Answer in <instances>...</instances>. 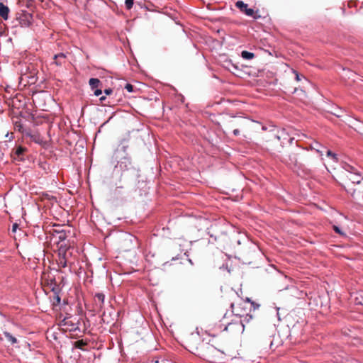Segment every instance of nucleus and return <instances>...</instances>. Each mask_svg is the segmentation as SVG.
Returning a JSON list of instances; mask_svg holds the SVG:
<instances>
[{"label": "nucleus", "instance_id": "f257e3e1", "mask_svg": "<svg viewBox=\"0 0 363 363\" xmlns=\"http://www.w3.org/2000/svg\"><path fill=\"white\" fill-rule=\"evenodd\" d=\"M342 184L345 191L355 200H359L363 194V177L357 169L347 165L345 172L341 177Z\"/></svg>", "mask_w": 363, "mask_h": 363}, {"label": "nucleus", "instance_id": "f03ea898", "mask_svg": "<svg viewBox=\"0 0 363 363\" xmlns=\"http://www.w3.org/2000/svg\"><path fill=\"white\" fill-rule=\"evenodd\" d=\"M294 140L284 129L277 130L270 133L266 140V148L270 150L280 152L286 144H289Z\"/></svg>", "mask_w": 363, "mask_h": 363}, {"label": "nucleus", "instance_id": "7ed1b4c3", "mask_svg": "<svg viewBox=\"0 0 363 363\" xmlns=\"http://www.w3.org/2000/svg\"><path fill=\"white\" fill-rule=\"evenodd\" d=\"M253 307L255 311L259 307V305H255L254 302H250L247 298V301H244L242 298H238L235 302L230 304L232 313L238 317H242L247 315L251 312V308Z\"/></svg>", "mask_w": 363, "mask_h": 363}, {"label": "nucleus", "instance_id": "20e7f679", "mask_svg": "<svg viewBox=\"0 0 363 363\" xmlns=\"http://www.w3.org/2000/svg\"><path fill=\"white\" fill-rule=\"evenodd\" d=\"M230 126L233 128V134L237 136L240 135V131H245L247 130L250 125V121L243 117H235L233 116L232 119L229 121Z\"/></svg>", "mask_w": 363, "mask_h": 363}, {"label": "nucleus", "instance_id": "39448f33", "mask_svg": "<svg viewBox=\"0 0 363 363\" xmlns=\"http://www.w3.org/2000/svg\"><path fill=\"white\" fill-rule=\"evenodd\" d=\"M57 264L60 267L65 268L73 263V260H68L65 252L62 250H58Z\"/></svg>", "mask_w": 363, "mask_h": 363}, {"label": "nucleus", "instance_id": "423d86ee", "mask_svg": "<svg viewBox=\"0 0 363 363\" xmlns=\"http://www.w3.org/2000/svg\"><path fill=\"white\" fill-rule=\"evenodd\" d=\"M235 6L240 10V11L245 13L247 16L253 17L254 18H257L255 16V11L252 9H248L247 4H245L243 1H237Z\"/></svg>", "mask_w": 363, "mask_h": 363}, {"label": "nucleus", "instance_id": "0eeeda50", "mask_svg": "<svg viewBox=\"0 0 363 363\" xmlns=\"http://www.w3.org/2000/svg\"><path fill=\"white\" fill-rule=\"evenodd\" d=\"M227 266L225 263L218 264V267L215 269L214 274L217 278L225 277Z\"/></svg>", "mask_w": 363, "mask_h": 363}, {"label": "nucleus", "instance_id": "6e6552de", "mask_svg": "<svg viewBox=\"0 0 363 363\" xmlns=\"http://www.w3.org/2000/svg\"><path fill=\"white\" fill-rule=\"evenodd\" d=\"M59 247L58 250H62L65 252L66 257H67L68 260H72V250L73 249L71 248L69 246L68 247L67 244H60L58 243Z\"/></svg>", "mask_w": 363, "mask_h": 363}, {"label": "nucleus", "instance_id": "1a4fd4ad", "mask_svg": "<svg viewBox=\"0 0 363 363\" xmlns=\"http://www.w3.org/2000/svg\"><path fill=\"white\" fill-rule=\"evenodd\" d=\"M94 299L96 305L98 306L99 308H101L104 306L105 295L103 293L97 292L94 295Z\"/></svg>", "mask_w": 363, "mask_h": 363}, {"label": "nucleus", "instance_id": "9d476101", "mask_svg": "<svg viewBox=\"0 0 363 363\" xmlns=\"http://www.w3.org/2000/svg\"><path fill=\"white\" fill-rule=\"evenodd\" d=\"M9 13V9L7 6L0 2V16L4 20H7Z\"/></svg>", "mask_w": 363, "mask_h": 363}, {"label": "nucleus", "instance_id": "9b49d317", "mask_svg": "<svg viewBox=\"0 0 363 363\" xmlns=\"http://www.w3.org/2000/svg\"><path fill=\"white\" fill-rule=\"evenodd\" d=\"M26 151V149L23 147H18L16 150H15V156L14 159L18 160H23V154Z\"/></svg>", "mask_w": 363, "mask_h": 363}, {"label": "nucleus", "instance_id": "f8f14e48", "mask_svg": "<svg viewBox=\"0 0 363 363\" xmlns=\"http://www.w3.org/2000/svg\"><path fill=\"white\" fill-rule=\"evenodd\" d=\"M55 63L57 66H60L65 62V55L63 53H60L54 56Z\"/></svg>", "mask_w": 363, "mask_h": 363}, {"label": "nucleus", "instance_id": "ddd939ff", "mask_svg": "<svg viewBox=\"0 0 363 363\" xmlns=\"http://www.w3.org/2000/svg\"><path fill=\"white\" fill-rule=\"evenodd\" d=\"M89 85L91 86V88L92 89H95L96 88H97L100 84H101V82L99 79H96V78H91L89 79Z\"/></svg>", "mask_w": 363, "mask_h": 363}, {"label": "nucleus", "instance_id": "4468645a", "mask_svg": "<svg viewBox=\"0 0 363 363\" xmlns=\"http://www.w3.org/2000/svg\"><path fill=\"white\" fill-rule=\"evenodd\" d=\"M4 335L5 336V337L6 338V340L10 342L12 345L15 344L17 342V339L13 337L11 333H9V332H6V331H4Z\"/></svg>", "mask_w": 363, "mask_h": 363}, {"label": "nucleus", "instance_id": "2eb2a0df", "mask_svg": "<svg viewBox=\"0 0 363 363\" xmlns=\"http://www.w3.org/2000/svg\"><path fill=\"white\" fill-rule=\"evenodd\" d=\"M298 154L297 153H291L289 155V160L291 161V163L293 164L294 166H297L298 164Z\"/></svg>", "mask_w": 363, "mask_h": 363}, {"label": "nucleus", "instance_id": "dca6fc26", "mask_svg": "<svg viewBox=\"0 0 363 363\" xmlns=\"http://www.w3.org/2000/svg\"><path fill=\"white\" fill-rule=\"evenodd\" d=\"M241 56L245 60H251L254 58L255 54L248 51H242L241 53Z\"/></svg>", "mask_w": 363, "mask_h": 363}, {"label": "nucleus", "instance_id": "f3484780", "mask_svg": "<svg viewBox=\"0 0 363 363\" xmlns=\"http://www.w3.org/2000/svg\"><path fill=\"white\" fill-rule=\"evenodd\" d=\"M66 238H67V235L64 230L58 233V240H60V244L65 245V240H66Z\"/></svg>", "mask_w": 363, "mask_h": 363}, {"label": "nucleus", "instance_id": "a211bd4d", "mask_svg": "<svg viewBox=\"0 0 363 363\" xmlns=\"http://www.w3.org/2000/svg\"><path fill=\"white\" fill-rule=\"evenodd\" d=\"M13 123H14V128H15L16 130H18V131L22 132V133L23 132V125L20 121H16L13 122Z\"/></svg>", "mask_w": 363, "mask_h": 363}, {"label": "nucleus", "instance_id": "6ab92c4d", "mask_svg": "<svg viewBox=\"0 0 363 363\" xmlns=\"http://www.w3.org/2000/svg\"><path fill=\"white\" fill-rule=\"evenodd\" d=\"M74 345L77 348L82 349L84 346L86 345V343L83 340H80L76 341Z\"/></svg>", "mask_w": 363, "mask_h": 363}, {"label": "nucleus", "instance_id": "aec40b11", "mask_svg": "<svg viewBox=\"0 0 363 363\" xmlns=\"http://www.w3.org/2000/svg\"><path fill=\"white\" fill-rule=\"evenodd\" d=\"M321 145L315 142L313 145H311V149L315 150L318 152H320L322 154V150H320Z\"/></svg>", "mask_w": 363, "mask_h": 363}, {"label": "nucleus", "instance_id": "412c9836", "mask_svg": "<svg viewBox=\"0 0 363 363\" xmlns=\"http://www.w3.org/2000/svg\"><path fill=\"white\" fill-rule=\"evenodd\" d=\"M134 0H125V5L128 10H130L133 8Z\"/></svg>", "mask_w": 363, "mask_h": 363}, {"label": "nucleus", "instance_id": "4be33fe9", "mask_svg": "<svg viewBox=\"0 0 363 363\" xmlns=\"http://www.w3.org/2000/svg\"><path fill=\"white\" fill-rule=\"evenodd\" d=\"M125 89L128 92H133L134 91V86L132 84H126L125 86Z\"/></svg>", "mask_w": 363, "mask_h": 363}, {"label": "nucleus", "instance_id": "5701e85b", "mask_svg": "<svg viewBox=\"0 0 363 363\" xmlns=\"http://www.w3.org/2000/svg\"><path fill=\"white\" fill-rule=\"evenodd\" d=\"M327 156L331 157L333 159L336 160L335 154L333 153L330 150L327 151Z\"/></svg>", "mask_w": 363, "mask_h": 363}, {"label": "nucleus", "instance_id": "b1692460", "mask_svg": "<svg viewBox=\"0 0 363 363\" xmlns=\"http://www.w3.org/2000/svg\"><path fill=\"white\" fill-rule=\"evenodd\" d=\"M333 230L338 234L340 235H343L344 233L340 230V229L336 226V225H333Z\"/></svg>", "mask_w": 363, "mask_h": 363}, {"label": "nucleus", "instance_id": "393cba45", "mask_svg": "<svg viewBox=\"0 0 363 363\" xmlns=\"http://www.w3.org/2000/svg\"><path fill=\"white\" fill-rule=\"evenodd\" d=\"M101 94H102V91H101V89H95V90H94V95H95V96H98L101 95Z\"/></svg>", "mask_w": 363, "mask_h": 363}, {"label": "nucleus", "instance_id": "a878e982", "mask_svg": "<svg viewBox=\"0 0 363 363\" xmlns=\"http://www.w3.org/2000/svg\"><path fill=\"white\" fill-rule=\"evenodd\" d=\"M113 92V90L111 89H106L104 90V93L106 95H110Z\"/></svg>", "mask_w": 363, "mask_h": 363}, {"label": "nucleus", "instance_id": "bb28decb", "mask_svg": "<svg viewBox=\"0 0 363 363\" xmlns=\"http://www.w3.org/2000/svg\"><path fill=\"white\" fill-rule=\"evenodd\" d=\"M55 298V304H59L60 303V297L59 296H56Z\"/></svg>", "mask_w": 363, "mask_h": 363}, {"label": "nucleus", "instance_id": "cd10ccee", "mask_svg": "<svg viewBox=\"0 0 363 363\" xmlns=\"http://www.w3.org/2000/svg\"><path fill=\"white\" fill-rule=\"evenodd\" d=\"M69 324V321L67 318H65L62 321V325H67Z\"/></svg>", "mask_w": 363, "mask_h": 363}, {"label": "nucleus", "instance_id": "c85d7f7f", "mask_svg": "<svg viewBox=\"0 0 363 363\" xmlns=\"http://www.w3.org/2000/svg\"><path fill=\"white\" fill-rule=\"evenodd\" d=\"M17 228H18V224L17 223H14L13 225V226H12V231L15 232Z\"/></svg>", "mask_w": 363, "mask_h": 363}, {"label": "nucleus", "instance_id": "c756f323", "mask_svg": "<svg viewBox=\"0 0 363 363\" xmlns=\"http://www.w3.org/2000/svg\"><path fill=\"white\" fill-rule=\"evenodd\" d=\"M296 79L297 81H300L301 80L299 74L297 72H296Z\"/></svg>", "mask_w": 363, "mask_h": 363}, {"label": "nucleus", "instance_id": "7c9ffc66", "mask_svg": "<svg viewBox=\"0 0 363 363\" xmlns=\"http://www.w3.org/2000/svg\"><path fill=\"white\" fill-rule=\"evenodd\" d=\"M99 100L101 101V102L102 103L104 101L106 100V97L105 96H101Z\"/></svg>", "mask_w": 363, "mask_h": 363}]
</instances>
